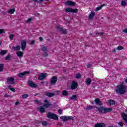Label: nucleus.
<instances>
[{
	"label": "nucleus",
	"mask_w": 127,
	"mask_h": 127,
	"mask_svg": "<svg viewBox=\"0 0 127 127\" xmlns=\"http://www.w3.org/2000/svg\"><path fill=\"white\" fill-rule=\"evenodd\" d=\"M63 96H69V94L68 93V91L67 90H63L62 92Z\"/></svg>",
	"instance_id": "obj_26"
},
{
	"label": "nucleus",
	"mask_w": 127,
	"mask_h": 127,
	"mask_svg": "<svg viewBox=\"0 0 127 127\" xmlns=\"http://www.w3.org/2000/svg\"><path fill=\"white\" fill-rule=\"evenodd\" d=\"M14 37V35H13V34H10L9 39H11V40H12Z\"/></svg>",
	"instance_id": "obj_37"
},
{
	"label": "nucleus",
	"mask_w": 127,
	"mask_h": 127,
	"mask_svg": "<svg viewBox=\"0 0 127 127\" xmlns=\"http://www.w3.org/2000/svg\"><path fill=\"white\" fill-rule=\"evenodd\" d=\"M113 52H116V49H113Z\"/></svg>",
	"instance_id": "obj_63"
},
{
	"label": "nucleus",
	"mask_w": 127,
	"mask_h": 127,
	"mask_svg": "<svg viewBox=\"0 0 127 127\" xmlns=\"http://www.w3.org/2000/svg\"><path fill=\"white\" fill-rule=\"evenodd\" d=\"M44 103L43 107H45V109H47L48 108H49L50 106H52V104H50L49 101H48V100L47 99L44 100Z\"/></svg>",
	"instance_id": "obj_5"
},
{
	"label": "nucleus",
	"mask_w": 127,
	"mask_h": 127,
	"mask_svg": "<svg viewBox=\"0 0 127 127\" xmlns=\"http://www.w3.org/2000/svg\"><path fill=\"white\" fill-rule=\"evenodd\" d=\"M123 48H123L122 46H119L116 48V49H117V50H122V49H123Z\"/></svg>",
	"instance_id": "obj_40"
},
{
	"label": "nucleus",
	"mask_w": 127,
	"mask_h": 127,
	"mask_svg": "<svg viewBox=\"0 0 127 127\" xmlns=\"http://www.w3.org/2000/svg\"><path fill=\"white\" fill-rule=\"evenodd\" d=\"M58 124L59 125V126H61L62 125V123L61 122H58Z\"/></svg>",
	"instance_id": "obj_57"
},
{
	"label": "nucleus",
	"mask_w": 127,
	"mask_h": 127,
	"mask_svg": "<svg viewBox=\"0 0 127 127\" xmlns=\"http://www.w3.org/2000/svg\"><path fill=\"white\" fill-rule=\"evenodd\" d=\"M78 88V83L76 81H73L71 84V88L72 90H75Z\"/></svg>",
	"instance_id": "obj_11"
},
{
	"label": "nucleus",
	"mask_w": 127,
	"mask_h": 127,
	"mask_svg": "<svg viewBox=\"0 0 127 127\" xmlns=\"http://www.w3.org/2000/svg\"><path fill=\"white\" fill-rule=\"evenodd\" d=\"M94 108H97V107L88 106H87L86 110H87V111H90L91 110H93V109H94Z\"/></svg>",
	"instance_id": "obj_25"
},
{
	"label": "nucleus",
	"mask_w": 127,
	"mask_h": 127,
	"mask_svg": "<svg viewBox=\"0 0 127 127\" xmlns=\"http://www.w3.org/2000/svg\"><path fill=\"white\" fill-rule=\"evenodd\" d=\"M77 96L76 94L73 95L70 98V100H71L72 101H76Z\"/></svg>",
	"instance_id": "obj_20"
},
{
	"label": "nucleus",
	"mask_w": 127,
	"mask_h": 127,
	"mask_svg": "<svg viewBox=\"0 0 127 127\" xmlns=\"http://www.w3.org/2000/svg\"><path fill=\"white\" fill-rule=\"evenodd\" d=\"M113 127V126H109V127Z\"/></svg>",
	"instance_id": "obj_64"
},
{
	"label": "nucleus",
	"mask_w": 127,
	"mask_h": 127,
	"mask_svg": "<svg viewBox=\"0 0 127 127\" xmlns=\"http://www.w3.org/2000/svg\"><path fill=\"white\" fill-rule=\"evenodd\" d=\"M43 56L44 57H47V56H48V54L47 52H45L43 54Z\"/></svg>",
	"instance_id": "obj_44"
},
{
	"label": "nucleus",
	"mask_w": 127,
	"mask_h": 127,
	"mask_svg": "<svg viewBox=\"0 0 127 127\" xmlns=\"http://www.w3.org/2000/svg\"><path fill=\"white\" fill-rule=\"evenodd\" d=\"M42 1H44V0H40L39 1H38V3H41V2H42Z\"/></svg>",
	"instance_id": "obj_52"
},
{
	"label": "nucleus",
	"mask_w": 127,
	"mask_h": 127,
	"mask_svg": "<svg viewBox=\"0 0 127 127\" xmlns=\"http://www.w3.org/2000/svg\"><path fill=\"white\" fill-rule=\"evenodd\" d=\"M4 97H5V98H8V97H10V96L8 95V94H5V95H4Z\"/></svg>",
	"instance_id": "obj_56"
},
{
	"label": "nucleus",
	"mask_w": 127,
	"mask_h": 127,
	"mask_svg": "<svg viewBox=\"0 0 127 127\" xmlns=\"http://www.w3.org/2000/svg\"><path fill=\"white\" fill-rule=\"evenodd\" d=\"M46 78V73H41L40 75H39L38 79L40 81H42L43 79H45Z\"/></svg>",
	"instance_id": "obj_10"
},
{
	"label": "nucleus",
	"mask_w": 127,
	"mask_h": 127,
	"mask_svg": "<svg viewBox=\"0 0 127 127\" xmlns=\"http://www.w3.org/2000/svg\"><path fill=\"white\" fill-rule=\"evenodd\" d=\"M42 126H47V122L46 121H42L41 122Z\"/></svg>",
	"instance_id": "obj_36"
},
{
	"label": "nucleus",
	"mask_w": 127,
	"mask_h": 127,
	"mask_svg": "<svg viewBox=\"0 0 127 127\" xmlns=\"http://www.w3.org/2000/svg\"><path fill=\"white\" fill-rule=\"evenodd\" d=\"M33 0V1H35V2H38V0Z\"/></svg>",
	"instance_id": "obj_59"
},
{
	"label": "nucleus",
	"mask_w": 127,
	"mask_h": 127,
	"mask_svg": "<svg viewBox=\"0 0 127 127\" xmlns=\"http://www.w3.org/2000/svg\"><path fill=\"white\" fill-rule=\"evenodd\" d=\"M2 33H4V30L1 29H0V34H2Z\"/></svg>",
	"instance_id": "obj_43"
},
{
	"label": "nucleus",
	"mask_w": 127,
	"mask_h": 127,
	"mask_svg": "<svg viewBox=\"0 0 127 127\" xmlns=\"http://www.w3.org/2000/svg\"><path fill=\"white\" fill-rule=\"evenodd\" d=\"M47 117L49 119H53V120H58V116L51 112H48L47 114Z\"/></svg>",
	"instance_id": "obj_4"
},
{
	"label": "nucleus",
	"mask_w": 127,
	"mask_h": 127,
	"mask_svg": "<svg viewBox=\"0 0 127 127\" xmlns=\"http://www.w3.org/2000/svg\"><path fill=\"white\" fill-rule=\"evenodd\" d=\"M31 21H32V18L30 17V18H29L26 21V22L27 23H29V22H31Z\"/></svg>",
	"instance_id": "obj_41"
},
{
	"label": "nucleus",
	"mask_w": 127,
	"mask_h": 127,
	"mask_svg": "<svg viewBox=\"0 0 127 127\" xmlns=\"http://www.w3.org/2000/svg\"><path fill=\"white\" fill-rule=\"evenodd\" d=\"M11 57H12V56H11V54H8L7 56L5 57V59L6 60H7L8 61H9V60H11L10 59Z\"/></svg>",
	"instance_id": "obj_22"
},
{
	"label": "nucleus",
	"mask_w": 127,
	"mask_h": 127,
	"mask_svg": "<svg viewBox=\"0 0 127 127\" xmlns=\"http://www.w3.org/2000/svg\"><path fill=\"white\" fill-rule=\"evenodd\" d=\"M41 84H42V85H43V84H44V81H42V82H41Z\"/></svg>",
	"instance_id": "obj_61"
},
{
	"label": "nucleus",
	"mask_w": 127,
	"mask_h": 127,
	"mask_svg": "<svg viewBox=\"0 0 127 127\" xmlns=\"http://www.w3.org/2000/svg\"><path fill=\"white\" fill-rule=\"evenodd\" d=\"M115 92L120 94V95H124L127 93V86L124 85V83L117 86V89H115Z\"/></svg>",
	"instance_id": "obj_1"
},
{
	"label": "nucleus",
	"mask_w": 127,
	"mask_h": 127,
	"mask_svg": "<svg viewBox=\"0 0 127 127\" xmlns=\"http://www.w3.org/2000/svg\"><path fill=\"white\" fill-rule=\"evenodd\" d=\"M92 82V80H91V78H87V79L86 81V83L87 85H91V83Z\"/></svg>",
	"instance_id": "obj_29"
},
{
	"label": "nucleus",
	"mask_w": 127,
	"mask_h": 127,
	"mask_svg": "<svg viewBox=\"0 0 127 127\" xmlns=\"http://www.w3.org/2000/svg\"><path fill=\"white\" fill-rule=\"evenodd\" d=\"M106 125L103 123H98L95 125V127H106Z\"/></svg>",
	"instance_id": "obj_14"
},
{
	"label": "nucleus",
	"mask_w": 127,
	"mask_h": 127,
	"mask_svg": "<svg viewBox=\"0 0 127 127\" xmlns=\"http://www.w3.org/2000/svg\"><path fill=\"white\" fill-rule=\"evenodd\" d=\"M63 80H65V79H66V77H65V76H63Z\"/></svg>",
	"instance_id": "obj_60"
},
{
	"label": "nucleus",
	"mask_w": 127,
	"mask_h": 127,
	"mask_svg": "<svg viewBox=\"0 0 127 127\" xmlns=\"http://www.w3.org/2000/svg\"><path fill=\"white\" fill-rule=\"evenodd\" d=\"M7 82L8 84H10L11 85H14L15 82H14V78L10 77L7 78Z\"/></svg>",
	"instance_id": "obj_6"
},
{
	"label": "nucleus",
	"mask_w": 127,
	"mask_h": 127,
	"mask_svg": "<svg viewBox=\"0 0 127 127\" xmlns=\"http://www.w3.org/2000/svg\"><path fill=\"white\" fill-rule=\"evenodd\" d=\"M101 8H103V6H99V7H97V8H96V11H99V10H101Z\"/></svg>",
	"instance_id": "obj_42"
},
{
	"label": "nucleus",
	"mask_w": 127,
	"mask_h": 127,
	"mask_svg": "<svg viewBox=\"0 0 127 127\" xmlns=\"http://www.w3.org/2000/svg\"><path fill=\"white\" fill-rule=\"evenodd\" d=\"M96 34H97L98 35H104V33H97Z\"/></svg>",
	"instance_id": "obj_48"
},
{
	"label": "nucleus",
	"mask_w": 127,
	"mask_h": 127,
	"mask_svg": "<svg viewBox=\"0 0 127 127\" xmlns=\"http://www.w3.org/2000/svg\"><path fill=\"white\" fill-rule=\"evenodd\" d=\"M109 103L110 105H115V104H116L115 103V101L113 100H111V99L109 100Z\"/></svg>",
	"instance_id": "obj_31"
},
{
	"label": "nucleus",
	"mask_w": 127,
	"mask_h": 127,
	"mask_svg": "<svg viewBox=\"0 0 127 127\" xmlns=\"http://www.w3.org/2000/svg\"><path fill=\"white\" fill-rule=\"evenodd\" d=\"M40 123H41V122L38 121V122H37V124H40Z\"/></svg>",
	"instance_id": "obj_62"
},
{
	"label": "nucleus",
	"mask_w": 127,
	"mask_h": 127,
	"mask_svg": "<svg viewBox=\"0 0 127 127\" xmlns=\"http://www.w3.org/2000/svg\"><path fill=\"white\" fill-rule=\"evenodd\" d=\"M118 125H119V126H120V127H122L123 126V122H119L118 123Z\"/></svg>",
	"instance_id": "obj_50"
},
{
	"label": "nucleus",
	"mask_w": 127,
	"mask_h": 127,
	"mask_svg": "<svg viewBox=\"0 0 127 127\" xmlns=\"http://www.w3.org/2000/svg\"><path fill=\"white\" fill-rule=\"evenodd\" d=\"M21 47H20V46H16V47H15V46H12V49H13V50H14L15 51H19V50H20V48H21Z\"/></svg>",
	"instance_id": "obj_19"
},
{
	"label": "nucleus",
	"mask_w": 127,
	"mask_h": 127,
	"mask_svg": "<svg viewBox=\"0 0 127 127\" xmlns=\"http://www.w3.org/2000/svg\"><path fill=\"white\" fill-rule=\"evenodd\" d=\"M60 119L63 122H67V121H69L70 120H74V118L72 116H62L60 117Z\"/></svg>",
	"instance_id": "obj_3"
},
{
	"label": "nucleus",
	"mask_w": 127,
	"mask_h": 127,
	"mask_svg": "<svg viewBox=\"0 0 127 127\" xmlns=\"http://www.w3.org/2000/svg\"><path fill=\"white\" fill-rule=\"evenodd\" d=\"M87 68H90L91 67H92V64H89L87 65Z\"/></svg>",
	"instance_id": "obj_53"
},
{
	"label": "nucleus",
	"mask_w": 127,
	"mask_h": 127,
	"mask_svg": "<svg viewBox=\"0 0 127 127\" xmlns=\"http://www.w3.org/2000/svg\"><path fill=\"white\" fill-rule=\"evenodd\" d=\"M95 12H91L90 14L89 15V19H92L95 16Z\"/></svg>",
	"instance_id": "obj_23"
},
{
	"label": "nucleus",
	"mask_w": 127,
	"mask_h": 127,
	"mask_svg": "<svg viewBox=\"0 0 127 127\" xmlns=\"http://www.w3.org/2000/svg\"><path fill=\"white\" fill-rule=\"evenodd\" d=\"M21 48L23 51H24L25 50V48H26V40H24L21 41Z\"/></svg>",
	"instance_id": "obj_7"
},
{
	"label": "nucleus",
	"mask_w": 127,
	"mask_h": 127,
	"mask_svg": "<svg viewBox=\"0 0 127 127\" xmlns=\"http://www.w3.org/2000/svg\"><path fill=\"white\" fill-rule=\"evenodd\" d=\"M96 108L100 114H106L107 113H110V112L113 111V109L111 108H104L103 106L99 107H96Z\"/></svg>",
	"instance_id": "obj_2"
},
{
	"label": "nucleus",
	"mask_w": 127,
	"mask_h": 127,
	"mask_svg": "<svg viewBox=\"0 0 127 127\" xmlns=\"http://www.w3.org/2000/svg\"><path fill=\"white\" fill-rule=\"evenodd\" d=\"M72 8L69 7V8H67L66 9H65V11H66V12L72 13Z\"/></svg>",
	"instance_id": "obj_33"
},
{
	"label": "nucleus",
	"mask_w": 127,
	"mask_h": 127,
	"mask_svg": "<svg viewBox=\"0 0 127 127\" xmlns=\"http://www.w3.org/2000/svg\"><path fill=\"white\" fill-rule=\"evenodd\" d=\"M8 89H9V90H10V89H11V85H9L8 86Z\"/></svg>",
	"instance_id": "obj_58"
},
{
	"label": "nucleus",
	"mask_w": 127,
	"mask_h": 127,
	"mask_svg": "<svg viewBox=\"0 0 127 127\" xmlns=\"http://www.w3.org/2000/svg\"><path fill=\"white\" fill-rule=\"evenodd\" d=\"M65 3L68 6H75L76 5V2L72 1H67Z\"/></svg>",
	"instance_id": "obj_12"
},
{
	"label": "nucleus",
	"mask_w": 127,
	"mask_h": 127,
	"mask_svg": "<svg viewBox=\"0 0 127 127\" xmlns=\"http://www.w3.org/2000/svg\"><path fill=\"white\" fill-rule=\"evenodd\" d=\"M28 74H30V72L25 71L24 72L19 73L18 74V76L19 78H22V77H23V76H25V75H27Z\"/></svg>",
	"instance_id": "obj_15"
},
{
	"label": "nucleus",
	"mask_w": 127,
	"mask_h": 127,
	"mask_svg": "<svg viewBox=\"0 0 127 127\" xmlns=\"http://www.w3.org/2000/svg\"><path fill=\"white\" fill-rule=\"evenodd\" d=\"M15 106H17V105H19V102L17 101L15 103Z\"/></svg>",
	"instance_id": "obj_54"
},
{
	"label": "nucleus",
	"mask_w": 127,
	"mask_h": 127,
	"mask_svg": "<svg viewBox=\"0 0 127 127\" xmlns=\"http://www.w3.org/2000/svg\"><path fill=\"white\" fill-rule=\"evenodd\" d=\"M57 76H53L51 79V84L55 85L57 82Z\"/></svg>",
	"instance_id": "obj_9"
},
{
	"label": "nucleus",
	"mask_w": 127,
	"mask_h": 127,
	"mask_svg": "<svg viewBox=\"0 0 127 127\" xmlns=\"http://www.w3.org/2000/svg\"><path fill=\"white\" fill-rule=\"evenodd\" d=\"M42 51L45 52L47 50V47H43L41 48Z\"/></svg>",
	"instance_id": "obj_38"
},
{
	"label": "nucleus",
	"mask_w": 127,
	"mask_h": 127,
	"mask_svg": "<svg viewBox=\"0 0 127 127\" xmlns=\"http://www.w3.org/2000/svg\"><path fill=\"white\" fill-rule=\"evenodd\" d=\"M34 102L35 103H36V104H39V101H38V100H34Z\"/></svg>",
	"instance_id": "obj_55"
},
{
	"label": "nucleus",
	"mask_w": 127,
	"mask_h": 127,
	"mask_svg": "<svg viewBox=\"0 0 127 127\" xmlns=\"http://www.w3.org/2000/svg\"><path fill=\"white\" fill-rule=\"evenodd\" d=\"M81 74H80V73H78L76 75V79H80V78H81Z\"/></svg>",
	"instance_id": "obj_39"
},
{
	"label": "nucleus",
	"mask_w": 127,
	"mask_h": 127,
	"mask_svg": "<svg viewBox=\"0 0 127 127\" xmlns=\"http://www.w3.org/2000/svg\"><path fill=\"white\" fill-rule=\"evenodd\" d=\"M28 85H29V86L32 88H36L37 87V85L34 84V83L31 81H28Z\"/></svg>",
	"instance_id": "obj_17"
},
{
	"label": "nucleus",
	"mask_w": 127,
	"mask_h": 127,
	"mask_svg": "<svg viewBox=\"0 0 127 127\" xmlns=\"http://www.w3.org/2000/svg\"><path fill=\"white\" fill-rule=\"evenodd\" d=\"M95 103H96V105L97 106H102V101L100 100V99L99 98H96L95 100Z\"/></svg>",
	"instance_id": "obj_18"
},
{
	"label": "nucleus",
	"mask_w": 127,
	"mask_h": 127,
	"mask_svg": "<svg viewBox=\"0 0 127 127\" xmlns=\"http://www.w3.org/2000/svg\"><path fill=\"white\" fill-rule=\"evenodd\" d=\"M10 90L12 91V92H15V89H14V88H10Z\"/></svg>",
	"instance_id": "obj_49"
},
{
	"label": "nucleus",
	"mask_w": 127,
	"mask_h": 127,
	"mask_svg": "<svg viewBox=\"0 0 127 127\" xmlns=\"http://www.w3.org/2000/svg\"><path fill=\"white\" fill-rule=\"evenodd\" d=\"M39 111L40 113H45V108H44V106H42L39 108Z\"/></svg>",
	"instance_id": "obj_24"
},
{
	"label": "nucleus",
	"mask_w": 127,
	"mask_h": 127,
	"mask_svg": "<svg viewBox=\"0 0 127 127\" xmlns=\"http://www.w3.org/2000/svg\"><path fill=\"white\" fill-rule=\"evenodd\" d=\"M39 40H40V41H43V38H42V37H39Z\"/></svg>",
	"instance_id": "obj_51"
},
{
	"label": "nucleus",
	"mask_w": 127,
	"mask_h": 127,
	"mask_svg": "<svg viewBox=\"0 0 127 127\" xmlns=\"http://www.w3.org/2000/svg\"><path fill=\"white\" fill-rule=\"evenodd\" d=\"M121 6H127V2L126 1H121Z\"/></svg>",
	"instance_id": "obj_30"
},
{
	"label": "nucleus",
	"mask_w": 127,
	"mask_h": 127,
	"mask_svg": "<svg viewBox=\"0 0 127 127\" xmlns=\"http://www.w3.org/2000/svg\"><path fill=\"white\" fill-rule=\"evenodd\" d=\"M22 98H23V99H26L27 98H28V94H23Z\"/></svg>",
	"instance_id": "obj_35"
},
{
	"label": "nucleus",
	"mask_w": 127,
	"mask_h": 127,
	"mask_svg": "<svg viewBox=\"0 0 127 127\" xmlns=\"http://www.w3.org/2000/svg\"><path fill=\"white\" fill-rule=\"evenodd\" d=\"M34 43H35V41L33 40V41H32L31 42L30 45H33V44H34Z\"/></svg>",
	"instance_id": "obj_47"
},
{
	"label": "nucleus",
	"mask_w": 127,
	"mask_h": 127,
	"mask_svg": "<svg viewBox=\"0 0 127 127\" xmlns=\"http://www.w3.org/2000/svg\"><path fill=\"white\" fill-rule=\"evenodd\" d=\"M7 53V50H1L0 52V55H5Z\"/></svg>",
	"instance_id": "obj_27"
},
{
	"label": "nucleus",
	"mask_w": 127,
	"mask_h": 127,
	"mask_svg": "<svg viewBox=\"0 0 127 127\" xmlns=\"http://www.w3.org/2000/svg\"><path fill=\"white\" fill-rule=\"evenodd\" d=\"M121 116L126 124H127V114L124 112L121 113Z\"/></svg>",
	"instance_id": "obj_13"
},
{
	"label": "nucleus",
	"mask_w": 127,
	"mask_h": 127,
	"mask_svg": "<svg viewBox=\"0 0 127 127\" xmlns=\"http://www.w3.org/2000/svg\"><path fill=\"white\" fill-rule=\"evenodd\" d=\"M45 96H47V97H48V98H52V97H54V96H55V93H50V92H45Z\"/></svg>",
	"instance_id": "obj_16"
},
{
	"label": "nucleus",
	"mask_w": 127,
	"mask_h": 127,
	"mask_svg": "<svg viewBox=\"0 0 127 127\" xmlns=\"http://www.w3.org/2000/svg\"><path fill=\"white\" fill-rule=\"evenodd\" d=\"M57 28L58 29H59L62 34H67V33H68V31L67 30V29H64L63 28H60L59 27H57Z\"/></svg>",
	"instance_id": "obj_8"
},
{
	"label": "nucleus",
	"mask_w": 127,
	"mask_h": 127,
	"mask_svg": "<svg viewBox=\"0 0 127 127\" xmlns=\"http://www.w3.org/2000/svg\"><path fill=\"white\" fill-rule=\"evenodd\" d=\"M3 71V64H0V72Z\"/></svg>",
	"instance_id": "obj_32"
},
{
	"label": "nucleus",
	"mask_w": 127,
	"mask_h": 127,
	"mask_svg": "<svg viewBox=\"0 0 127 127\" xmlns=\"http://www.w3.org/2000/svg\"><path fill=\"white\" fill-rule=\"evenodd\" d=\"M123 32H124V33H127V28L124 29L123 30Z\"/></svg>",
	"instance_id": "obj_46"
},
{
	"label": "nucleus",
	"mask_w": 127,
	"mask_h": 127,
	"mask_svg": "<svg viewBox=\"0 0 127 127\" xmlns=\"http://www.w3.org/2000/svg\"><path fill=\"white\" fill-rule=\"evenodd\" d=\"M78 12V9H72L71 13H77Z\"/></svg>",
	"instance_id": "obj_34"
},
{
	"label": "nucleus",
	"mask_w": 127,
	"mask_h": 127,
	"mask_svg": "<svg viewBox=\"0 0 127 127\" xmlns=\"http://www.w3.org/2000/svg\"><path fill=\"white\" fill-rule=\"evenodd\" d=\"M16 53L18 57H22L23 56V52L21 51L16 52Z\"/></svg>",
	"instance_id": "obj_21"
},
{
	"label": "nucleus",
	"mask_w": 127,
	"mask_h": 127,
	"mask_svg": "<svg viewBox=\"0 0 127 127\" xmlns=\"http://www.w3.org/2000/svg\"><path fill=\"white\" fill-rule=\"evenodd\" d=\"M58 113L60 115H61V114H62V110H61V109H58Z\"/></svg>",
	"instance_id": "obj_45"
},
{
	"label": "nucleus",
	"mask_w": 127,
	"mask_h": 127,
	"mask_svg": "<svg viewBox=\"0 0 127 127\" xmlns=\"http://www.w3.org/2000/svg\"><path fill=\"white\" fill-rule=\"evenodd\" d=\"M15 12V9H11L8 11V13H11V14H13Z\"/></svg>",
	"instance_id": "obj_28"
}]
</instances>
